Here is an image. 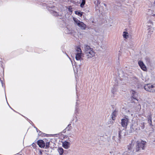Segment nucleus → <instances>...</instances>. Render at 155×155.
Masks as SVG:
<instances>
[{"label":"nucleus","mask_w":155,"mask_h":155,"mask_svg":"<svg viewBox=\"0 0 155 155\" xmlns=\"http://www.w3.org/2000/svg\"><path fill=\"white\" fill-rule=\"evenodd\" d=\"M48 10L53 15L57 17L58 18L62 19L64 17L63 13L62 11L57 12L56 10L57 8L56 7L52 5L51 3H45Z\"/></svg>","instance_id":"1"},{"label":"nucleus","mask_w":155,"mask_h":155,"mask_svg":"<svg viewBox=\"0 0 155 155\" xmlns=\"http://www.w3.org/2000/svg\"><path fill=\"white\" fill-rule=\"evenodd\" d=\"M136 141L134 140H132L131 143L127 146V150L126 152H124V154H127V155H134V144Z\"/></svg>","instance_id":"2"},{"label":"nucleus","mask_w":155,"mask_h":155,"mask_svg":"<svg viewBox=\"0 0 155 155\" xmlns=\"http://www.w3.org/2000/svg\"><path fill=\"white\" fill-rule=\"evenodd\" d=\"M137 146H136V151H138L142 149L144 150L145 147L146 142L145 141L140 140L137 141Z\"/></svg>","instance_id":"3"},{"label":"nucleus","mask_w":155,"mask_h":155,"mask_svg":"<svg viewBox=\"0 0 155 155\" xmlns=\"http://www.w3.org/2000/svg\"><path fill=\"white\" fill-rule=\"evenodd\" d=\"M81 53L82 51L81 49L79 47H77L75 51V54L76 55L75 58L77 61H80L81 62V60H82L81 57Z\"/></svg>","instance_id":"4"},{"label":"nucleus","mask_w":155,"mask_h":155,"mask_svg":"<svg viewBox=\"0 0 155 155\" xmlns=\"http://www.w3.org/2000/svg\"><path fill=\"white\" fill-rule=\"evenodd\" d=\"M73 19L74 22L75 24L80 28L81 29L83 30L85 29L86 25L82 22L80 21L76 18H73Z\"/></svg>","instance_id":"5"},{"label":"nucleus","mask_w":155,"mask_h":155,"mask_svg":"<svg viewBox=\"0 0 155 155\" xmlns=\"http://www.w3.org/2000/svg\"><path fill=\"white\" fill-rule=\"evenodd\" d=\"M144 89L147 91L150 92H155V84H147L144 87Z\"/></svg>","instance_id":"6"},{"label":"nucleus","mask_w":155,"mask_h":155,"mask_svg":"<svg viewBox=\"0 0 155 155\" xmlns=\"http://www.w3.org/2000/svg\"><path fill=\"white\" fill-rule=\"evenodd\" d=\"M147 26V30H149V34H151L154 30V28L153 27V24L152 21H150L148 23Z\"/></svg>","instance_id":"7"},{"label":"nucleus","mask_w":155,"mask_h":155,"mask_svg":"<svg viewBox=\"0 0 155 155\" xmlns=\"http://www.w3.org/2000/svg\"><path fill=\"white\" fill-rule=\"evenodd\" d=\"M87 58H90L94 57L95 55V53L93 51V49L85 53Z\"/></svg>","instance_id":"8"},{"label":"nucleus","mask_w":155,"mask_h":155,"mask_svg":"<svg viewBox=\"0 0 155 155\" xmlns=\"http://www.w3.org/2000/svg\"><path fill=\"white\" fill-rule=\"evenodd\" d=\"M138 64L141 69L143 71H147V68L143 61H139Z\"/></svg>","instance_id":"9"},{"label":"nucleus","mask_w":155,"mask_h":155,"mask_svg":"<svg viewBox=\"0 0 155 155\" xmlns=\"http://www.w3.org/2000/svg\"><path fill=\"white\" fill-rule=\"evenodd\" d=\"M128 122V119L126 118L122 119L121 121V125L124 128H126Z\"/></svg>","instance_id":"10"},{"label":"nucleus","mask_w":155,"mask_h":155,"mask_svg":"<svg viewBox=\"0 0 155 155\" xmlns=\"http://www.w3.org/2000/svg\"><path fill=\"white\" fill-rule=\"evenodd\" d=\"M131 93L132 94L131 100H130L131 102L132 103H135L136 101V96H135L136 92L134 91L131 90Z\"/></svg>","instance_id":"11"},{"label":"nucleus","mask_w":155,"mask_h":155,"mask_svg":"<svg viewBox=\"0 0 155 155\" xmlns=\"http://www.w3.org/2000/svg\"><path fill=\"white\" fill-rule=\"evenodd\" d=\"M37 144L41 148H43L45 146V143L42 140H39L37 141Z\"/></svg>","instance_id":"12"},{"label":"nucleus","mask_w":155,"mask_h":155,"mask_svg":"<svg viewBox=\"0 0 155 155\" xmlns=\"http://www.w3.org/2000/svg\"><path fill=\"white\" fill-rule=\"evenodd\" d=\"M121 130H120L119 131L118 133V138L117 137H114L113 139H114L115 141L117 143L120 142V140L121 138Z\"/></svg>","instance_id":"13"},{"label":"nucleus","mask_w":155,"mask_h":155,"mask_svg":"<svg viewBox=\"0 0 155 155\" xmlns=\"http://www.w3.org/2000/svg\"><path fill=\"white\" fill-rule=\"evenodd\" d=\"M84 48L85 53L93 49V48H91L89 45L86 44L84 45Z\"/></svg>","instance_id":"14"},{"label":"nucleus","mask_w":155,"mask_h":155,"mask_svg":"<svg viewBox=\"0 0 155 155\" xmlns=\"http://www.w3.org/2000/svg\"><path fill=\"white\" fill-rule=\"evenodd\" d=\"M70 143L69 142L65 141L62 143V146L64 148L66 149H68L69 148Z\"/></svg>","instance_id":"15"},{"label":"nucleus","mask_w":155,"mask_h":155,"mask_svg":"<svg viewBox=\"0 0 155 155\" xmlns=\"http://www.w3.org/2000/svg\"><path fill=\"white\" fill-rule=\"evenodd\" d=\"M117 115V111L115 110H114L112 114L111 118L113 120H115L116 117Z\"/></svg>","instance_id":"16"},{"label":"nucleus","mask_w":155,"mask_h":155,"mask_svg":"<svg viewBox=\"0 0 155 155\" xmlns=\"http://www.w3.org/2000/svg\"><path fill=\"white\" fill-rule=\"evenodd\" d=\"M34 127L35 128L36 130V131L37 132H39L38 134L40 136H44V135H45L44 136H45L46 134H43L42 132L40 130H39L37 127H35L34 126Z\"/></svg>","instance_id":"17"},{"label":"nucleus","mask_w":155,"mask_h":155,"mask_svg":"<svg viewBox=\"0 0 155 155\" xmlns=\"http://www.w3.org/2000/svg\"><path fill=\"white\" fill-rule=\"evenodd\" d=\"M58 151L60 155H62L64 152V150L61 147H59L58 149Z\"/></svg>","instance_id":"18"},{"label":"nucleus","mask_w":155,"mask_h":155,"mask_svg":"<svg viewBox=\"0 0 155 155\" xmlns=\"http://www.w3.org/2000/svg\"><path fill=\"white\" fill-rule=\"evenodd\" d=\"M123 37L126 39L128 37V33L126 31L123 32Z\"/></svg>","instance_id":"19"},{"label":"nucleus","mask_w":155,"mask_h":155,"mask_svg":"<svg viewBox=\"0 0 155 155\" xmlns=\"http://www.w3.org/2000/svg\"><path fill=\"white\" fill-rule=\"evenodd\" d=\"M79 104H78V103L77 102H76V105L75 107V113H77L78 112V105H79Z\"/></svg>","instance_id":"20"},{"label":"nucleus","mask_w":155,"mask_h":155,"mask_svg":"<svg viewBox=\"0 0 155 155\" xmlns=\"http://www.w3.org/2000/svg\"><path fill=\"white\" fill-rule=\"evenodd\" d=\"M81 3L80 4V6L81 8H83L85 4V0H81Z\"/></svg>","instance_id":"21"},{"label":"nucleus","mask_w":155,"mask_h":155,"mask_svg":"<svg viewBox=\"0 0 155 155\" xmlns=\"http://www.w3.org/2000/svg\"><path fill=\"white\" fill-rule=\"evenodd\" d=\"M75 14L80 17H81L82 15L83 12L78 11H76L75 12Z\"/></svg>","instance_id":"22"},{"label":"nucleus","mask_w":155,"mask_h":155,"mask_svg":"<svg viewBox=\"0 0 155 155\" xmlns=\"http://www.w3.org/2000/svg\"><path fill=\"white\" fill-rule=\"evenodd\" d=\"M148 123L150 124V125L152 126L151 118L150 116H149L148 118Z\"/></svg>","instance_id":"23"},{"label":"nucleus","mask_w":155,"mask_h":155,"mask_svg":"<svg viewBox=\"0 0 155 155\" xmlns=\"http://www.w3.org/2000/svg\"><path fill=\"white\" fill-rule=\"evenodd\" d=\"M136 78L135 77H131V79L132 81V82L131 83V84H132L133 83L134 84H135V80Z\"/></svg>","instance_id":"24"},{"label":"nucleus","mask_w":155,"mask_h":155,"mask_svg":"<svg viewBox=\"0 0 155 155\" xmlns=\"http://www.w3.org/2000/svg\"><path fill=\"white\" fill-rule=\"evenodd\" d=\"M72 128V127L71 126V124H69L67 127H66V129L67 131H70L71 128Z\"/></svg>","instance_id":"25"},{"label":"nucleus","mask_w":155,"mask_h":155,"mask_svg":"<svg viewBox=\"0 0 155 155\" xmlns=\"http://www.w3.org/2000/svg\"><path fill=\"white\" fill-rule=\"evenodd\" d=\"M50 145V142H47L45 144V148L47 149L49 147Z\"/></svg>","instance_id":"26"},{"label":"nucleus","mask_w":155,"mask_h":155,"mask_svg":"<svg viewBox=\"0 0 155 155\" xmlns=\"http://www.w3.org/2000/svg\"><path fill=\"white\" fill-rule=\"evenodd\" d=\"M117 88L116 87H114L111 90V92L113 94H115L117 90Z\"/></svg>","instance_id":"27"},{"label":"nucleus","mask_w":155,"mask_h":155,"mask_svg":"<svg viewBox=\"0 0 155 155\" xmlns=\"http://www.w3.org/2000/svg\"><path fill=\"white\" fill-rule=\"evenodd\" d=\"M138 109L137 110H140L141 109V106L140 104H139L137 106Z\"/></svg>","instance_id":"28"},{"label":"nucleus","mask_w":155,"mask_h":155,"mask_svg":"<svg viewBox=\"0 0 155 155\" xmlns=\"http://www.w3.org/2000/svg\"><path fill=\"white\" fill-rule=\"evenodd\" d=\"M141 129H143L144 128V123H143L141 124Z\"/></svg>","instance_id":"29"},{"label":"nucleus","mask_w":155,"mask_h":155,"mask_svg":"<svg viewBox=\"0 0 155 155\" xmlns=\"http://www.w3.org/2000/svg\"><path fill=\"white\" fill-rule=\"evenodd\" d=\"M0 83L1 84L2 87H3V83L2 81L1 80V78H0Z\"/></svg>","instance_id":"30"},{"label":"nucleus","mask_w":155,"mask_h":155,"mask_svg":"<svg viewBox=\"0 0 155 155\" xmlns=\"http://www.w3.org/2000/svg\"><path fill=\"white\" fill-rule=\"evenodd\" d=\"M151 17L152 18L155 19V14H153V15H151Z\"/></svg>","instance_id":"31"},{"label":"nucleus","mask_w":155,"mask_h":155,"mask_svg":"<svg viewBox=\"0 0 155 155\" xmlns=\"http://www.w3.org/2000/svg\"><path fill=\"white\" fill-rule=\"evenodd\" d=\"M133 125H132V126H131V132H132V131H133L134 130V129L133 128Z\"/></svg>","instance_id":"32"},{"label":"nucleus","mask_w":155,"mask_h":155,"mask_svg":"<svg viewBox=\"0 0 155 155\" xmlns=\"http://www.w3.org/2000/svg\"><path fill=\"white\" fill-rule=\"evenodd\" d=\"M76 63V65H78L79 66H80L81 65V63H76V62H75Z\"/></svg>","instance_id":"33"},{"label":"nucleus","mask_w":155,"mask_h":155,"mask_svg":"<svg viewBox=\"0 0 155 155\" xmlns=\"http://www.w3.org/2000/svg\"><path fill=\"white\" fill-rule=\"evenodd\" d=\"M67 130L65 128V129H64V130L62 131V133H65V132H66V130Z\"/></svg>","instance_id":"34"},{"label":"nucleus","mask_w":155,"mask_h":155,"mask_svg":"<svg viewBox=\"0 0 155 155\" xmlns=\"http://www.w3.org/2000/svg\"><path fill=\"white\" fill-rule=\"evenodd\" d=\"M100 2L99 0H97V5H99L100 3Z\"/></svg>","instance_id":"35"},{"label":"nucleus","mask_w":155,"mask_h":155,"mask_svg":"<svg viewBox=\"0 0 155 155\" xmlns=\"http://www.w3.org/2000/svg\"><path fill=\"white\" fill-rule=\"evenodd\" d=\"M33 147H34L36 145L35 144L33 143L31 145Z\"/></svg>","instance_id":"36"},{"label":"nucleus","mask_w":155,"mask_h":155,"mask_svg":"<svg viewBox=\"0 0 155 155\" xmlns=\"http://www.w3.org/2000/svg\"><path fill=\"white\" fill-rule=\"evenodd\" d=\"M68 11L71 12L72 11V9L71 8H68Z\"/></svg>","instance_id":"37"},{"label":"nucleus","mask_w":155,"mask_h":155,"mask_svg":"<svg viewBox=\"0 0 155 155\" xmlns=\"http://www.w3.org/2000/svg\"><path fill=\"white\" fill-rule=\"evenodd\" d=\"M103 138V137H100V139L101 140H103V139H102Z\"/></svg>","instance_id":"38"},{"label":"nucleus","mask_w":155,"mask_h":155,"mask_svg":"<svg viewBox=\"0 0 155 155\" xmlns=\"http://www.w3.org/2000/svg\"><path fill=\"white\" fill-rule=\"evenodd\" d=\"M112 153H113V152L112 151V152H111V151H110V153H111V154Z\"/></svg>","instance_id":"39"},{"label":"nucleus","mask_w":155,"mask_h":155,"mask_svg":"<svg viewBox=\"0 0 155 155\" xmlns=\"http://www.w3.org/2000/svg\"><path fill=\"white\" fill-rule=\"evenodd\" d=\"M127 78H127V77H125V79H126Z\"/></svg>","instance_id":"40"},{"label":"nucleus","mask_w":155,"mask_h":155,"mask_svg":"<svg viewBox=\"0 0 155 155\" xmlns=\"http://www.w3.org/2000/svg\"><path fill=\"white\" fill-rule=\"evenodd\" d=\"M154 5L155 6V1H154Z\"/></svg>","instance_id":"41"},{"label":"nucleus","mask_w":155,"mask_h":155,"mask_svg":"<svg viewBox=\"0 0 155 155\" xmlns=\"http://www.w3.org/2000/svg\"><path fill=\"white\" fill-rule=\"evenodd\" d=\"M96 2L95 1L94 2L95 4H96Z\"/></svg>","instance_id":"42"},{"label":"nucleus","mask_w":155,"mask_h":155,"mask_svg":"<svg viewBox=\"0 0 155 155\" xmlns=\"http://www.w3.org/2000/svg\"><path fill=\"white\" fill-rule=\"evenodd\" d=\"M67 33H70V32H67Z\"/></svg>","instance_id":"43"},{"label":"nucleus","mask_w":155,"mask_h":155,"mask_svg":"<svg viewBox=\"0 0 155 155\" xmlns=\"http://www.w3.org/2000/svg\"><path fill=\"white\" fill-rule=\"evenodd\" d=\"M154 142H155V140L153 141Z\"/></svg>","instance_id":"44"},{"label":"nucleus","mask_w":155,"mask_h":155,"mask_svg":"<svg viewBox=\"0 0 155 155\" xmlns=\"http://www.w3.org/2000/svg\"><path fill=\"white\" fill-rule=\"evenodd\" d=\"M121 79L122 80L123 79V78H121Z\"/></svg>","instance_id":"45"}]
</instances>
